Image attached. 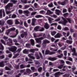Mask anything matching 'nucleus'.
Returning <instances> with one entry per match:
<instances>
[{"label": "nucleus", "instance_id": "41", "mask_svg": "<svg viewBox=\"0 0 77 77\" xmlns=\"http://www.w3.org/2000/svg\"><path fill=\"white\" fill-rule=\"evenodd\" d=\"M64 66L63 65L61 64L58 66V68L59 69H62L63 67V66Z\"/></svg>", "mask_w": 77, "mask_h": 77}, {"label": "nucleus", "instance_id": "59", "mask_svg": "<svg viewBox=\"0 0 77 77\" xmlns=\"http://www.w3.org/2000/svg\"><path fill=\"white\" fill-rule=\"evenodd\" d=\"M2 12L3 14V17H5V10H3V11L2 10Z\"/></svg>", "mask_w": 77, "mask_h": 77}, {"label": "nucleus", "instance_id": "50", "mask_svg": "<svg viewBox=\"0 0 77 77\" xmlns=\"http://www.w3.org/2000/svg\"><path fill=\"white\" fill-rule=\"evenodd\" d=\"M57 29L58 30H60L62 29V27L60 26V25H58L57 26Z\"/></svg>", "mask_w": 77, "mask_h": 77}, {"label": "nucleus", "instance_id": "3", "mask_svg": "<svg viewBox=\"0 0 77 77\" xmlns=\"http://www.w3.org/2000/svg\"><path fill=\"white\" fill-rule=\"evenodd\" d=\"M8 49L10 51H12V52L14 53V52L16 51L17 49V47L15 46H13L11 48H9Z\"/></svg>", "mask_w": 77, "mask_h": 77}, {"label": "nucleus", "instance_id": "46", "mask_svg": "<svg viewBox=\"0 0 77 77\" xmlns=\"http://www.w3.org/2000/svg\"><path fill=\"white\" fill-rule=\"evenodd\" d=\"M20 69H23L25 68V66L23 65V64H21L20 66Z\"/></svg>", "mask_w": 77, "mask_h": 77}, {"label": "nucleus", "instance_id": "56", "mask_svg": "<svg viewBox=\"0 0 77 77\" xmlns=\"http://www.w3.org/2000/svg\"><path fill=\"white\" fill-rule=\"evenodd\" d=\"M58 44L60 47H61L62 46V43L61 42H59L58 43Z\"/></svg>", "mask_w": 77, "mask_h": 77}, {"label": "nucleus", "instance_id": "55", "mask_svg": "<svg viewBox=\"0 0 77 77\" xmlns=\"http://www.w3.org/2000/svg\"><path fill=\"white\" fill-rule=\"evenodd\" d=\"M15 23L16 24H20V22L19 21H18V20L17 19L16 20Z\"/></svg>", "mask_w": 77, "mask_h": 77}, {"label": "nucleus", "instance_id": "53", "mask_svg": "<svg viewBox=\"0 0 77 77\" xmlns=\"http://www.w3.org/2000/svg\"><path fill=\"white\" fill-rule=\"evenodd\" d=\"M36 14V12H32L31 13V16H33V15H35Z\"/></svg>", "mask_w": 77, "mask_h": 77}, {"label": "nucleus", "instance_id": "57", "mask_svg": "<svg viewBox=\"0 0 77 77\" xmlns=\"http://www.w3.org/2000/svg\"><path fill=\"white\" fill-rule=\"evenodd\" d=\"M18 12L20 14H23V10H18Z\"/></svg>", "mask_w": 77, "mask_h": 77}, {"label": "nucleus", "instance_id": "38", "mask_svg": "<svg viewBox=\"0 0 77 77\" xmlns=\"http://www.w3.org/2000/svg\"><path fill=\"white\" fill-rule=\"evenodd\" d=\"M56 33V32L55 31H53L51 32V35L52 36H54Z\"/></svg>", "mask_w": 77, "mask_h": 77}, {"label": "nucleus", "instance_id": "14", "mask_svg": "<svg viewBox=\"0 0 77 77\" xmlns=\"http://www.w3.org/2000/svg\"><path fill=\"white\" fill-rule=\"evenodd\" d=\"M57 59L55 57H50L48 58V60L51 61H54L57 60Z\"/></svg>", "mask_w": 77, "mask_h": 77}, {"label": "nucleus", "instance_id": "36", "mask_svg": "<svg viewBox=\"0 0 77 77\" xmlns=\"http://www.w3.org/2000/svg\"><path fill=\"white\" fill-rule=\"evenodd\" d=\"M10 2H12L14 4H15V3H17V1H15V0H11Z\"/></svg>", "mask_w": 77, "mask_h": 77}, {"label": "nucleus", "instance_id": "15", "mask_svg": "<svg viewBox=\"0 0 77 77\" xmlns=\"http://www.w3.org/2000/svg\"><path fill=\"white\" fill-rule=\"evenodd\" d=\"M33 55V54H29L28 56L29 57H30L31 59H35V57L32 56Z\"/></svg>", "mask_w": 77, "mask_h": 77}, {"label": "nucleus", "instance_id": "10", "mask_svg": "<svg viewBox=\"0 0 77 77\" xmlns=\"http://www.w3.org/2000/svg\"><path fill=\"white\" fill-rule=\"evenodd\" d=\"M62 74H63V73L58 72H56L54 74V75L55 77H59L60 75H62Z\"/></svg>", "mask_w": 77, "mask_h": 77}, {"label": "nucleus", "instance_id": "34", "mask_svg": "<svg viewBox=\"0 0 77 77\" xmlns=\"http://www.w3.org/2000/svg\"><path fill=\"white\" fill-rule=\"evenodd\" d=\"M42 70V67H40L38 69V71L39 72H41Z\"/></svg>", "mask_w": 77, "mask_h": 77}, {"label": "nucleus", "instance_id": "19", "mask_svg": "<svg viewBox=\"0 0 77 77\" xmlns=\"http://www.w3.org/2000/svg\"><path fill=\"white\" fill-rule=\"evenodd\" d=\"M36 19H32V26H34L35 24V22L36 21Z\"/></svg>", "mask_w": 77, "mask_h": 77}, {"label": "nucleus", "instance_id": "4", "mask_svg": "<svg viewBox=\"0 0 77 77\" xmlns=\"http://www.w3.org/2000/svg\"><path fill=\"white\" fill-rule=\"evenodd\" d=\"M50 43V41L47 39H45L43 40L42 45L43 47H46L47 44H49Z\"/></svg>", "mask_w": 77, "mask_h": 77}, {"label": "nucleus", "instance_id": "17", "mask_svg": "<svg viewBox=\"0 0 77 77\" xmlns=\"http://www.w3.org/2000/svg\"><path fill=\"white\" fill-rule=\"evenodd\" d=\"M56 13L57 15H60V13L61 12L58 9H56L55 10Z\"/></svg>", "mask_w": 77, "mask_h": 77}, {"label": "nucleus", "instance_id": "24", "mask_svg": "<svg viewBox=\"0 0 77 77\" xmlns=\"http://www.w3.org/2000/svg\"><path fill=\"white\" fill-rule=\"evenodd\" d=\"M44 27L46 29H49V26L48 24H46L44 25Z\"/></svg>", "mask_w": 77, "mask_h": 77}, {"label": "nucleus", "instance_id": "21", "mask_svg": "<svg viewBox=\"0 0 77 77\" xmlns=\"http://www.w3.org/2000/svg\"><path fill=\"white\" fill-rule=\"evenodd\" d=\"M66 43L69 44H71L72 43V41L70 40H67L66 41Z\"/></svg>", "mask_w": 77, "mask_h": 77}, {"label": "nucleus", "instance_id": "60", "mask_svg": "<svg viewBox=\"0 0 77 77\" xmlns=\"http://www.w3.org/2000/svg\"><path fill=\"white\" fill-rule=\"evenodd\" d=\"M72 55L73 56H77V54L76 53V52H74L72 54Z\"/></svg>", "mask_w": 77, "mask_h": 77}, {"label": "nucleus", "instance_id": "12", "mask_svg": "<svg viewBox=\"0 0 77 77\" xmlns=\"http://www.w3.org/2000/svg\"><path fill=\"white\" fill-rule=\"evenodd\" d=\"M41 29V27L39 26H36L34 28V31H36V32H38V30Z\"/></svg>", "mask_w": 77, "mask_h": 77}, {"label": "nucleus", "instance_id": "39", "mask_svg": "<svg viewBox=\"0 0 77 77\" xmlns=\"http://www.w3.org/2000/svg\"><path fill=\"white\" fill-rule=\"evenodd\" d=\"M0 18H2V10H0Z\"/></svg>", "mask_w": 77, "mask_h": 77}, {"label": "nucleus", "instance_id": "51", "mask_svg": "<svg viewBox=\"0 0 77 77\" xmlns=\"http://www.w3.org/2000/svg\"><path fill=\"white\" fill-rule=\"evenodd\" d=\"M24 25L25 27H28V25L27 24V23H26V22H24Z\"/></svg>", "mask_w": 77, "mask_h": 77}, {"label": "nucleus", "instance_id": "6", "mask_svg": "<svg viewBox=\"0 0 77 77\" xmlns=\"http://www.w3.org/2000/svg\"><path fill=\"white\" fill-rule=\"evenodd\" d=\"M27 32H24L20 34V36L22 38H26L27 37Z\"/></svg>", "mask_w": 77, "mask_h": 77}, {"label": "nucleus", "instance_id": "35", "mask_svg": "<svg viewBox=\"0 0 77 77\" xmlns=\"http://www.w3.org/2000/svg\"><path fill=\"white\" fill-rule=\"evenodd\" d=\"M47 13L48 14H49V15H50V14H53V13L50 11L49 10H48L47 11Z\"/></svg>", "mask_w": 77, "mask_h": 77}, {"label": "nucleus", "instance_id": "61", "mask_svg": "<svg viewBox=\"0 0 77 77\" xmlns=\"http://www.w3.org/2000/svg\"><path fill=\"white\" fill-rule=\"evenodd\" d=\"M62 56H63V54H61L60 55H58L57 56V57H59V58H61V57H62Z\"/></svg>", "mask_w": 77, "mask_h": 77}, {"label": "nucleus", "instance_id": "5", "mask_svg": "<svg viewBox=\"0 0 77 77\" xmlns=\"http://www.w3.org/2000/svg\"><path fill=\"white\" fill-rule=\"evenodd\" d=\"M35 39L37 43H38L39 45H41V43H42L41 40H42V39H43V38L40 37L39 38H35Z\"/></svg>", "mask_w": 77, "mask_h": 77}, {"label": "nucleus", "instance_id": "8", "mask_svg": "<svg viewBox=\"0 0 77 77\" xmlns=\"http://www.w3.org/2000/svg\"><path fill=\"white\" fill-rule=\"evenodd\" d=\"M31 73H32V71H31V70L29 69H26V72H24L23 74L25 75H26V74H31Z\"/></svg>", "mask_w": 77, "mask_h": 77}, {"label": "nucleus", "instance_id": "33", "mask_svg": "<svg viewBox=\"0 0 77 77\" xmlns=\"http://www.w3.org/2000/svg\"><path fill=\"white\" fill-rule=\"evenodd\" d=\"M9 29L10 32H11V31H14V30H15V28L14 27H13L10 29Z\"/></svg>", "mask_w": 77, "mask_h": 77}, {"label": "nucleus", "instance_id": "52", "mask_svg": "<svg viewBox=\"0 0 77 77\" xmlns=\"http://www.w3.org/2000/svg\"><path fill=\"white\" fill-rule=\"evenodd\" d=\"M68 16V13H65L63 14V16L64 17H67Z\"/></svg>", "mask_w": 77, "mask_h": 77}, {"label": "nucleus", "instance_id": "48", "mask_svg": "<svg viewBox=\"0 0 77 77\" xmlns=\"http://www.w3.org/2000/svg\"><path fill=\"white\" fill-rule=\"evenodd\" d=\"M21 2L22 3H24V4H26V3H27V1L26 0H21Z\"/></svg>", "mask_w": 77, "mask_h": 77}, {"label": "nucleus", "instance_id": "49", "mask_svg": "<svg viewBox=\"0 0 77 77\" xmlns=\"http://www.w3.org/2000/svg\"><path fill=\"white\" fill-rule=\"evenodd\" d=\"M51 26H57V23H52L51 24Z\"/></svg>", "mask_w": 77, "mask_h": 77}, {"label": "nucleus", "instance_id": "25", "mask_svg": "<svg viewBox=\"0 0 77 77\" xmlns=\"http://www.w3.org/2000/svg\"><path fill=\"white\" fill-rule=\"evenodd\" d=\"M30 5H26L24 6V9H28L29 8H30Z\"/></svg>", "mask_w": 77, "mask_h": 77}, {"label": "nucleus", "instance_id": "27", "mask_svg": "<svg viewBox=\"0 0 77 77\" xmlns=\"http://www.w3.org/2000/svg\"><path fill=\"white\" fill-rule=\"evenodd\" d=\"M23 53H24V54H28V50H27L26 49H25L23 51Z\"/></svg>", "mask_w": 77, "mask_h": 77}, {"label": "nucleus", "instance_id": "7", "mask_svg": "<svg viewBox=\"0 0 77 77\" xmlns=\"http://www.w3.org/2000/svg\"><path fill=\"white\" fill-rule=\"evenodd\" d=\"M54 53L53 52H50L48 50H46L45 51V55H47V54H49V55H52Z\"/></svg>", "mask_w": 77, "mask_h": 77}, {"label": "nucleus", "instance_id": "44", "mask_svg": "<svg viewBox=\"0 0 77 77\" xmlns=\"http://www.w3.org/2000/svg\"><path fill=\"white\" fill-rule=\"evenodd\" d=\"M66 63L68 65H72V63L69 61H66Z\"/></svg>", "mask_w": 77, "mask_h": 77}, {"label": "nucleus", "instance_id": "22", "mask_svg": "<svg viewBox=\"0 0 77 77\" xmlns=\"http://www.w3.org/2000/svg\"><path fill=\"white\" fill-rule=\"evenodd\" d=\"M23 13L24 14H26V17H28V15L29 14V12L28 10L24 11H23Z\"/></svg>", "mask_w": 77, "mask_h": 77}, {"label": "nucleus", "instance_id": "16", "mask_svg": "<svg viewBox=\"0 0 77 77\" xmlns=\"http://www.w3.org/2000/svg\"><path fill=\"white\" fill-rule=\"evenodd\" d=\"M33 55V54H29L28 56L29 57H30L31 59H35V57L32 56Z\"/></svg>", "mask_w": 77, "mask_h": 77}, {"label": "nucleus", "instance_id": "37", "mask_svg": "<svg viewBox=\"0 0 77 77\" xmlns=\"http://www.w3.org/2000/svg\"><path fill=\"white\" fill-rule=\"evenodd\" d=\"M35 49H30V52H32V53H35Z\"/></svg>", "mask_w": 77, "mask_h": 77}, {"label": "nucleus", "instance_id": "47", "mask_svg": "<svg viewBox=\"0 0 77 77\" xmlns=\"http://www.w3.org/2000/svg\"><path fill=\"white\" fill-rule=\"evenodd\" d=\"M5 70H10L11 69H10V68H9L7 66H6L5 67Z\"/></svg>", "mask_w": 77, "mask_h": 77}, {"label": "nucleus", "instance_id": "42", "mask_svg": "<svg viewBox=\"0 0 77 77\" xmlns=\"http://www.w3.org/2000/svg\"><path fill=\"white\" fill-rule=\"evenodd\" d=\"M26 47H27V48H30V44L29 43H27L26 45Z\"/></svg>", "mask_w": 77, "mask_h": 77}, {"label": "nucleus", "instance_id": "30", "mask_svg": "<svg viewBox=\"0 0 77 77\" xmlns=\"http://www.w3.org/2000/svg\"><path fill=\"white\" fill-rule=\"evenodd\" d=\"M72 51V53H74L76 52V50H75V48H73L71 50Z\"/></svg>", "mask_w": 77, "mask_h": 77}, {"label": "nucleus", "instance_id": "28", "mask_svg": "<svg viewBox=\"0 0 77 77\" xmlns=\"http://www.w3.org/2000/svg\"><path fill=\"white\" fill-rule=\"evenodd\" d=\"M9 2V0H4L3 3H4V4H7Z\"/></svg>", "mask_w": 77, "mask_h": 77}, {"label": "nucleus", "instance_id": "43", "mask_svg": "<svg viewBox=\"0 0 77 77\" xmlns=\"http://www.w3.org/2000/svg\"><path fill=\"white\" fill-rule=\"evenodd\" d=\"M35 56L37 58V59H40V57L38 54H36Z\"/></svg>", "mask_w": 77, "mask_h": 77}, {"label": "nucleus", "instance_id": "11", "mask_svg": "<svg viewBox=\"0 0 77 77\" xmlns=\"http://www.w3.org/2000/svg\"><path fill=\"white\" fill-rule=\"evenodd\" d=\"M61 36H62V34L58 33L55 35L54 37L55 38H60Z\"/></svg>", "mask_w": 77, "mask_h": 77}, {"label": "nucleus", "instance_id": "31", "mask_svg": "<svg viewBox=\"0 0 77 77\" xmlns=\"http://www.w3.org/2000/svg\"><path fill=\"white\" fill-rule=\"evenodd\" d=\"M42 15H37L35 16V17L36 18H41L42 17Z\"/></svg>", "mask_w": 77, "mask_h": 77}, {"label": "nucleus", "instance_id": "63", "mask_svg": "<svg viewBox=\"0 0 77 77\" xmlns=\"http://www.w3.org/2000/svg\"><path fill=\"white\" fill-rule=\"evenodd\" d=\"M68 60H69L70 61H71V62H72V58L71 57H68Z\"/></svg>", "mask_w": 77, "mask_h": 77}, {"label": "nucleus", "instance_id": "23", "mask_svg": "<svg viewBox=\"0 0 77 77\" xmlns=\"http://www.w3.org/2000/svg\"><path fill=\"white\" fill-rule=\"evenodd\" d=\"M4 50V47L2 44L0 43V50Z\"/></svg>", "mask_w": 77, "mask_h": 77}, {"label": "nucleus", "instance_id": "18", "mask_svg": "<svg viewBox=\"0 0 77 77\" xmlns=\"http://www.w3.org/2000/svg\"><path fill=\"white\" fill-rule=\"evenodd\" d=\"M5 66V64H4V61H2L0 62V67H3Z\"/></svg>", "mask_w": 77, "mask_h": 77}, {"label": "nucleus", "instance_id": "58", "mask_svg": "<svg viewBox=\"0 0 77 77\" xmlns=\"http://www.w3.org/2000/svg\"><path fill=\"white\" fill-rule=\"evenodd\" d=\"M18 55L19 54H16L14 56H13V59H15V58H16V57H17V56H18Z\"/></svg>", "mask_w": 77, "mask_h": 77}, {"label": "nucleus", "instance_id": "9", "mask_svg": "<svg viewBox=\"0 0 77 77\" xmlns=\"http://www.w3.org/2000/svg\"><path fill=\"white\" fill-rule=\"evenodd\" d=\"M16 34L15 35H10V38H16L19 33L18 30V29H16Z\"/></svg>", "mask_w": 77, "mask_h": 77}, {"label": "nucleus", "instance_id": "1", "mask_svg": "<svg viewBox=\"0 0 77 77\" xmlns=\"http://www.w3.org/2000/svg\"><path fill=\"white\" fill-rule=\"evenodd\" d=\"M61 18L63 20V21H60L58 23L59 24H62L64 25V26H65L66 24L67 23H71V18H66V20L65 19V18L63 17H61Z\"/></svg>", "mask_w": 77, "mask_h": 77}, {"label": "nucleus", "instance_id": "54", "mask_svg": "<svg viewBox=\"0 0 77 77\" xmlns=\"http://www.w3.org/2000/svg\"><path fill=\"white\" fill-rule=\"evenodd\" d=\"M51 17H53V18H56L57 17V15L55 14H53L51 16Z\"/></svg>", "mask_w": 77, "mask_h": 77}, {"label": "nucleus", "instance_id": "32", "mask_svg": "<svg viewBox=\"0 0 77 77\" xmlns=\"http://www.w3.org/2000/svg\"><path fill=\"white\" fill-rule=\"evenodd\" d=\"M17 17V15L15 14H13L11 16V18H15Z\"/></svg>", "mask_w": 77, "mask_h": 77}, {"label": "nucleus", "instance_id": "62", "mask_svg": "<svg viewBox=\"0 0 77 77\" xmlns=\"http://www.w3.org/2000/svg\"><path fill=\"white\" fill-rule=\"evenodd\" d=\"M70 31L71 33H74V29L72 28H70Z\"/></svg>", "mask_w": 77, "mask_h": 77}, {"label": "nucleus", "instance_id": "29", "mask_svg": "<svg viewBox=\"0 0 77 77\" xmlns=\"http://www.w3.org/2000/svg\"><path fill=\"white\" fill-rule=\"evenodd\" d=\"M48 7L49 8H52L53 7V3L51 2L50 4L48 5Z\"/></svg>", "mask_w": 77, "mask_h": 77}, {"label": "nucleus", "instance_id": "64", "mask_svg": "<svg viewBox=\"0 0 77 77\" xmlns=\"http://www.w3.org/2000/svg\"><path fill=\"white\" fill-rule=\"evenodd\" d=\"M47 39H50V38H51V36H50V35H49V34L47 36Z\"/></svg>", "mask_w": 77, "mask_h": 77}, {"label": "nucleus", "instance_id": "13", "mask_svg": "<svg viewBox=\"0 0 77 77\" xmlns=\"http://www.w3.org/2000/svg\"><path fill=\"white\" fill-rule=\"evenodd\" d=\"M7 23L9 25H12L13 24V21L11 20H8L7 21Z\"/></svg>", "mask_w": 77, "mask_h": 77}, {"label": "nucleus", "instance_id": "40", "mask_svg": "<svg viewBox=\"0 0 77 77\" xmlns=\"http://www.w3.org/2000/svg\"><path fill=\"white\" fill-rule=\"evenodd\" d=\"M50 50H51V51H57V49H55L54 48H50Z\"/></svg>", "mask_w": 77, "mask_h": 77}, {"label": "nucleus", "instance_id": "20", "mask_svg": "<svg viewBox=\"0 0 77 77\" xmlns=\"http://www.w3.org/2000/svg\"><path fill=\"white\" fill-rule=\"evenodd\" d=\"M30 41L31 42V45L33 46L35 45V41L33 39H31L30 40Z\"/></svg>", "mask_w": 77, "mask_h": 77}, {"label": "nucleus", "instance_id": "26", "mask_svg": "<svg viewBox=\"0 0 77 77\" xmlns=\"http://www.w3.org/2000/svg\"><path fill=\"white\" fill-rule=\"evenodd\" d=\"M60 63L61 65H63V66L65 65V61L63 60H60Z\"/></svg>", "mask_w": 77, "mask_h": 77}, {"label": "nucleus", "instance_id": "2", "mask_svg": "<svg viewBox=\"0 0 77 77\" xmlns=\"http://www.w3.org/2000/svg\"><path fill=\"white\" fill-rule=\"evenodd\" d=\"M13 6V4L9 3L5 7L6 14H9L11 13V12L8 11H10L11 9V8H12Z\"/></svg>", "mask_w": 77, "mask_h": 77}, {"label": "nucleus", "instance_id": "45", "mask_svg": "<svg viewBox=\"0 0 77 77\" xmlns=\"http://www.w3.org/2000/svg\"><path fill=\"white\" fill-rule=\"evenodd\" d=\"M9 41V42H8V43H11V44H12V40L11 38H9L8 39Z\"/></svg>", "mask_w": 77, "mask_h": 77}]
</instances>
